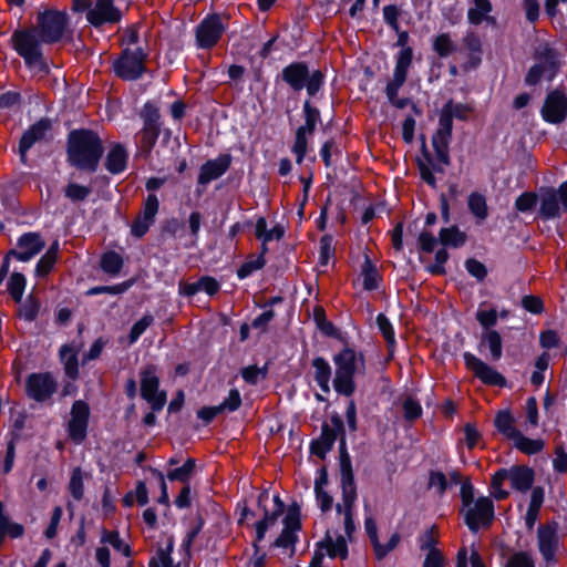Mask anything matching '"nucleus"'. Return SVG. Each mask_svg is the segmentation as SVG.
I'll return each instance as SVG.
<instances>
[{"label": "nucleus", "mask_w": 567, "mask_h": 567, "mask_svg": "<svg viewBox=\"0 0 567 567\" xmlns=\"http://www.w3.org/2000/svg\"><path fill=\"white\" fill-rule=\"evenodd\" d=\"M153 316L145 315L137 322H135L128 334L130 343H134L140 338V336L153 323Z\"/></svg>", "instance_id": "obj_51"}, {"label": "nucleus", "mask_w": 567, "mask_h": 567, "mask_svg": "<svg viewBox=\"0 0 567 567\" xmlns=\"http://www.w3.org/2000/svg\"><path fill=\"white\" fill-rule=\"evenodd\" d=\"M362 276L363 288L365 290L371 291L378 288L380 276L377 267L372 264L368 256H365L364 262L362 265Z\"/></svg>", "instance_id": "obj_38"}, {"label": "nucleus", "mask_w": 567, "mask_h": 567, "mask_svg": "<svg viewBox=\"0 0 567 567\" xmlns=\"http://www.w3.org/2000/svg\"><path fill=\"white\" fill-rule=\"evenodd\" d=\"M25 288V278L20 272H13L8 282V290L14 301L20 302Z\"/></svg>", "instance_id": "obj_43"}, {"label": "nucleus", "mask_w": 567, "mask_h": 567, "mask_svg": "<svg viewBox=\"0 0 567 567\" xmlns=\"http://www.w3.org/2000/svg\"><path fill=\"white\" fill-rule=\"evenodd\" d=\"M68 23L69 18L65 12L50 9L38 13L37 24L33 28L38 29L44 44H52L62 40Z\"/></svg>", "instance_id": "obj_8"}, {"label": "nucleus", "mask_w": 567, "mask_h": 567, "mask_svg": "<svg viewBox=\"0 0 567 567\" xmlns=\"http://www.w3.org/2000/svg\"><path fill=\"white\" fill-rule=\"evenodd\" d=\"M285 527L280 536L274 542L275 547L290 548V556L295 553L297 542V532L301 528L300 507L297 503L290 505L284 519Z\"/></svg>", "instance_id": "obj_13"}, {"label": "nucleus", "mask_w": 567, "mask_h": 567, "mask_svg": "<svg viewBox=\"0 0 567 567\" xmlns=\"http://www.w3.org/2000/svg\"><path fill=\"white\" fill-rule=\"evenodd\" d=\"M476 320L481 323L484 330H492L491 328L497 323L496 309L478 310L476 312Z\"/></svg>", "instance_id": "obj_58"}, {"label": "nucleus", "mask_w": 567, "mask_h": 567, "mask_svg": "<svg viewBox=\"0 0 567 567\" xmlns=\"http://www.w3.org/2000/svg\"><path fill=\"white\" fill-rule=\"evenodd\" d=\"M512 441L517 450L528 455L540 452L545 445L543 440H532L523 435L520 431Z\"/></svg>", "instance_id": "obj_34"}, {"label": "nucleus", "mask_w": 567, "mask_h": 567, "mask_svg": "<svg viewBox=\"0 0 567 567\" xmlns=\"http://www.w3.org/2000/svg\"><path fill=\"white\" fill-rule=\"evenodd\" d=\"M127 163V152L121 144H115L107 153L105 167L112 174L122 173Z\"/></svg>", "instance_id": "obj_29"}, {"label": "nucleus", "mask_w": 567, "mask_h": 567, "mask_svg": "<svg viewBox=\"0 0 567 567\" xmlns=\"http://www.w3.org/2000/svg\"><path fill=\"white\" fill-rule=\"evenodd\" d=\"M69 489L71 495L76 499L80 501L83 497V476L82 471L78 467L73 470L72 476L69 484Z\"/></svg>", "instance_id": "obj_52"}, {"label": "nucleus", "mask_w": 567, "mask_h": 567, "mask_svg": "<svg viewBox=\"0 0 567 567\" xmlns=\"http://www.w3.org/2000/svg\"><path fill=\"white\" fill-rule=\"evenodd\" d=\"M333 362L336 364L333 386L338 393L350 396L355 389L354 374L364 370L363 354L357 353L350 348H344L333 357Z\"/></svg>", "instance_id": "obj_4"}, {"label": "nucleus", "mask_w": 567, "mask_h": 567, "mask_svg": "<svg viewBox=\"0 0 567 567\" xmlns=\"http://www.w3.org/2000/svg\"><path fill=\"white\" fill-rule=\"evenodd\" d=\"M91 188L76 183H70L64 189V195L73 203L83 202L91 195Z\"/></svg>", "instance_id": "obj_44"}, {"label": "nucleus", "mask_w": 567, "mask_h": 567, "mask_svg": "<svg viewBox=\"0 0 567 567\" xmlns=\"http://www.w3.org/2000/svg\"><path fill=\"white\" fill-rule=\"evenodd\" d=\"M268 498V491H264L258 497V505L264 509V517L259 522L265 523L267 527L274 525L278 517L284 513V509L280 508H275L274 511L269 512L264 505V502L267 501Z\"/></svg>", "instance_id": "obj_46"}, {"label": "nucleus", "mask_w": 567, "mask_h": 567, "mask_svg": "<svg viewBox=\"0 0 567 567\" xmlns=\"http://www.w3.org/2000/svg\"><path fill=\"white\" fill-rule=\"evenodd\" d=\"M412 62V50L410 48L400 51L396 60L393 80L388 83L385 94L389 101H395L399 89L406 80L408 69Z\"/></svg>", "instance_id": "obj_19"}, {"label": "nucleus", "mask_w": 567, "mask_h": 567, "mask_svg": "<svg viewBox=\"0 0 567 567\" xmlns=\"http://www.w3.org/2000/svg\"><path fill=\"white\" fill-rule=\"evenodd\" d=\"M377 324H378L382 336L384 337L388 346L393 347L395 343V338H394L393 327H392L391 322L389 321V319L383 313H380L377 317Z\"/></svg>", "instance_id": "obj_53"}, {"label": "nucleus", "mask_w": 567, "mask_h": 567, "mask_svg": "<svg viewBox=\"0 0 567 567\" xmlns=\"http://www.w3.org/2000/svg\"><path fill=\"white\" fill-rule=\"evenodd\" d=\"M505 567H535V565L530 554L518 551L508 557Z\"/></svg>", "instance_id": "obj_54"}, {"label": "nucleus", "mask_w": 567, "mask_h": 567, "mask_svg": "<svg viewBox=\"0 0 567 567\" xmlns=\"http://www.w3.org/2000/svg\"><path fill=\"white\" fill-rule=\"evenodd\" d=\"M68 161L79 169L95 172L104 153L103 142L91 130H74L68 136Z\"/></svg>", "instance_id": "obj_1"}, {"label": "nucleus", "mask_w": 567, "mask_h": 567, "mask_svg": "<svg viewBox=\"0 0 567 567\" xmlns=\"http://www.w3.org/2000/svg\"><path fill=\"white\" fill-rule=\"evenodd\" d=\"M265 266V259L262 256H259L256 259L248 260L240 266L237 270V276L239 278H246L251 275L255 270L261 269Z\"/></svg>", "instance_id": "obj_59"}, {"label": "nucleus", "mask_w": 567, "mask_h": 567, "mask_svg": "<svg viewBox=\"0 0 567 567\" xmlns=\"http://www.w3.org/2000/svg\"><path fill=\"white\" fill-rule=\"evenodd\" d=\"M326 547L327 554L333 557H341L342 559L348 556V546L344 537L339 536L337 539H333L328 533L326 535L324 542L321 544Z\"/></svg>", "instance_id": "obj_36"}, {"label": "nucleus", "mask_w": 567, "mask_h": 567, "mask_svg": "<svg viewBox=\"0 0 567 567\" xmlns=\"http://www.w3.org/2000/svg\"><path fill=\"white\" fill-rule=\"evenodd\" d=\"M303 114L306 123L298 130H303V132L311 135L316 130L318 121L320 120V112L317 107L312 106L310 102L307 100L303 103Z\"/></svg>", "instance_id": "obj_42"}, {"label": "nucleus", "mask_w": 567, "mask_h": 567, "mask_svg": "<svg viewBox=\"0 0 567 567\" xmlns=\"http://www.w3.org/2000/svg\"><path fill=\"white\" fill-rule=\"evenodd\" d=\"M159 380L156 377V368L150 365L141 372V395L146 400L153 411H159L166 403V393L158 391Z\"/></svg>", "instance_id": "obj_9"}, {"label": "nucleus", "mask_w": 567, "mask_h": 567, "mask_svg": "<svg viewBox=\"0 0 567 567\" xmlns=\"http://www.w3.org/2000/svg\"><path fill=\"white\" fill-rule=\"evenodd\" d=\"M27 394L37 402L49 400L58 389V383L49 372L32 373L27 379Z\"/></svg>", "instance_id": "obj_12"}, {"label": "nucleus", "mask_w": 567, "mask_h": 567, "mask_svg": "<svg viewBox=\"0 0 567 567\" xmlns=\"http://www.w3.org/2000/svg\"><path fill=\"white\" fill-rule=\"evenodd\" d=\"M436 544H437L436 527L431 526L420 537V548H421V550H427V553H432V550H439L435 547Z\"/></svg>", "instance_id": "obj_55"}, {"label": "nucleus", "mask_w": 567, "mask_h": 567, "mask_svg": "<svg viewBox=\"0 0 567 567\" xmlns=\"http://www.w3.org/2000/svg\"><path fill=\"white\" fill-rule=\"evenodd\" d=\"M463 358L466 368L483 383L497 386H504L506 384L505 378L480 358L470 352H465Z\"/></svg>", "instance_id": "obj_14"}, {"label": "nucleus", "mask_w": 567, "mask_h": 567, "mask_svg": "<svg viewBox=\"0 0 567 567\" xmlns=\"http://www.w3.org/2000/svg\"><path fill=\"white\" fill-rule=\"evenodd\" d=\"M223 33V25L217 16L206 18L197 28L196 38L202 48H210L217 43Z\"/></svg>", "instance_id": "obj_23"}, {"label": "nucleus", "mask_w": 567, "mask_h": 567, "mask_svg": "<svg viewBox=\"0 0 567 567\" xmlns=\"http://www.w3.org/2000/svg\"><path fill=\"white\" fill-rule=\"evenodd\" d=\"M494 518V505L491 498L480 497L472 505L467 506L465 523L472 532L480 527L488 526Z\"/></svg>", "instance_id": "obj_11"}, {"label": "nucleus", "mask_w": 567, "mask_h": 567, "mask_svg": "<svg viewBox=\"0 0 567 567\" xmlns=\"http://www.w3.org/2000/svg\"><path fill=\"white\" fill-rule=\"evenodd\" d=\"M51 130V121L49 118H41L32 126H30L21 136L19 143V155L23 164L27 163L28 151L37 143L45 138Z\"/></svg>", "instance_id": "obj_17"}, {"label": "nucleus", "mask_w": 567, "mask_h": 567, "mask_svg": "<svg viewBox=\"0 0 567 567\" xmlns=\"http://www.w3.org/2000/svg\"><path fill=\"white\" fill-rule=\"evenodd\" d=\"M90 409L89 405L78 400L71 409V420L69 422V435L75 443H81L86 436Z\"/></svg>", "instance_id": "obj_16"}, {"label": "nucleus", "mask_w": 567, "mask_h": 567, "mask_svg": "<svg viewBox=\"0 0 567 567\" xmlns=\"http://www.w3.org/2000/svg\"><path fill=\"white\" fill-rule=\"evenodd\" d=\"M146 53L142 48L124 49L112 63L113 71L123 81H136L146 72Z\"/></svg>", "instance_id": "obj_7"}, {"label": "nucleus", "mask_w": 567, "mask_h": 567, "mask_svg": "<svg viewBox=\"0 0 567 567\" xmlns=\"http://www.w3.org/2000/svg\"><path fill=\"white\" fill-rule=\"evenodd\" d=\"M433 49L441 58H446L457 49L449 33L439 34L433 41Z\"/></svg>", "instance_id": "obj_41"}, {"label": "nucleus", "mask_w": 567, "mask_h": 567, "mask_svg": "<svg viewBox=\"0 0 567 567\" xmlns=\"http://www.w3.org/2000/svg\"><path fill=\"white\" fill-rule=\"evenodd\" d=\"M218 281L213 277H202L196 282H179V293L187 297L194 296L199 291H205L209 296H214L219 290Z\"/></svg>", "instance_id": "obj_27"}, {"label": "nucleus", "mask_w": 567, "mask_h": 567, "mask_svg": "<svg viewBox=\"0 0 567 567\" xmlns=\"http://www.w3.org/2000/svg\"><path fill=\"white\" fill-rule=\"evenodd\" d=\"M308 133L303 132V130H297L296 132V138L295 144L292 146V152L296 154V161L298 164H301L303 161V157L307 153L308 147V141L307 135Z\"/></svg>", "instance_id": "obj_50"}, {"label": "nucleus", "mask_w": 567, "mask_h": 567, "mask_svg": "<svg viewBox=\"0 0 567 567\" xmlns=\"http://www.w3.org/2000/svg\"><path fill=\"white\" fill-rule=\"evenodd\" d=\"M196 463L194 458H187L183 466L174 468L167 472V478L169 481H178L184 485L188 484L190 477L194 474Z\"/></svg>", "instance_id": "obj_37"}, {"label": "nucleus", "mask_w": 567, "mask_h": 567, "mask_svg": "<svg viewBox=\"0 0 567 567\" xmlns=\"http://www.w3.org/2000/svg\"><path fill=\"white\" fill-rule=\"evenodd\" d=\"M150 567H178L173 564L169 550L159 548L150 560Z\"/></svg>", "instance_id": "obj_60"}, {"label": "nucleus", "mask_w": 567, "mask_h": 567, "mask_svg": "<svg viewBox=\"0 0 567 567\" xmlns=\"http://www.w3.org/2000/svg\"><path fill=\"white\" fill-rule=\"evenodd\" d=\"M537 203V195L535 193H524L515 202V207L519 212L530 210Z\"/></svg>", "instance_id": "obj_61"}, {"label": "nucleus", "mask_w": 567, "mask_h": 567, "mask_svg": "<svg viewBox=\"0 0 567 567\" xmlns=\"http://www.w3.org/2000/svg\"><path fill=\"white\" fill-rule=\"evenodd\" d=\"M102 542L113 546L116 550L121 551L124 556L131 555V548L121 539L117 532H104Z\"/></svg>", "instance_id": "obj_49"}, {"label": "nucleus", "mask_w": 567, "mask_h": 567, "mask_svg": "<svg viewBox=\"0 0 567 567\" xmlns=\"http://www.w3.org/2000/svg\"><path fill=\"white\" fill-rule=\"evenodd\" d=\"M282 80L296 92L307 89L309 96H315L324 82V74L320 70L309 71L303 62H293L281 71Z\"/></svg>", "instance_id": "obj_5"}, {"label": "nucleus", "mask_w": 567, "mask_h": 567, "mask_svg": "<svg viewBox=\"0 0 567 567\" xmlns=\"http://www.w3.org/2000/svg\"><path fill=\"white\" fill-rule=\"evenodd\" d=\"M403 411H404V417L408 421L416 420L422 413L421 405L412 398H408L404 400Z\"/></svg>", "instance_id": "obj_62"}, {"label": "nucleus", "mask_w": 567, "mask_h": 567, "mask_svg": "<svg viewBox=\"0 0 567 567\" xmlns=\"http://www.w3.org/2000/svg\"><path fill=\"white\" fill-rule=\"evenodd\" d=\"M122 19L121 11L114 6L113 0H95L86 12V20L94 27L106 23H117Z\"/></svg>", "instance_id": "obj_15"}, {"label": "nucleus", "mask_w": 567, "mask_h": 567, "mask_svg": "<svg viewBox=\"0 0 567 567\" xmlns=\"http://www.w3.org/2000/svg\"><path fill=\"white\" fill-rule=\"evenodd\" d=\"M55 261H56V258L54 257V250L47 251L41 257V259L39 260V262L37 265V268H35L37 276L42 277V276H45L47 274H49L50 270L53 268Z\"/></svg>", "instance_id": "obj_57"}, {"label": "nucleus", "mask_w": 567, "mask_h": 567, "mask_svg": "<svg viewBox=\"0 0 567 567\" xmlns=\"http://www.w3.org/2000/svg\"><path fill=\"white\" fill-rule=\"evenodd\" d=\"M268 498V491H264L258 497V505L264 509V517L259 522L265 523L267 527L274 525L278 517L284 513V509L280 508H275L274 511L269 512L264 505V502L267 501Z\"/></svg>", "instance_id": "obj_47"}, {"label": "nucleus", "mask_w": 567, "mask_h": 567, "mask_svg": "<svg viewBox=\"0 0 567 567\" xmlns=\"http://www.w3.org/2000/svg\"><path fill=\"white\" fill-rule=\"evenodd\" d=\"M123 267V258L115 251H107L101 258V268L104 272L116 276Z\"/></svg>", "instance_id": "obj_39"}, {"label": "nucleus", "mask_w": 567, "mask_h": 567, "mask_svg": "<svg viewBox=\"0 0 567 567\" xmlns=\"http://www.w3.org/2000/svg\"><path fill=\"white\" fill-rule=\"evenodd\" d=\"M540 114L548 123H563L567 117V92L563 89H555L548 92Z\"/></svg>", "instance_id": "obj_10"}, {"label": "nucleus", "mask_w": 567, "mask_h": 567, "mask_svg": "<svg viewBox=\"0 0 567 567\" xmlns=\"http://www.w3.org/2000/svg\"><path fill=\"white\" fill-rule=\"evenodd\" d=\"M11 43L16 52L24 60L27 66L38 72L49 73V64L42 53L43 43L33 27L18 29L11 35Z\"/></svg>", "instance_id": "obj_3"}, {"label": "nucleus", "mask_w": 567, "mask_h": 567, "mask_svg": "<svg viewBox=\"0 0 567 567\" xmlns=\"http://www.w3.org/2000/svg\"><path fill=\"white\" fill-rule=\"evenodd\" d=\"M230 162L231 158L229 155H221L215 159L207 161L200 167L198 184L206 185L219 178L228 171Z\"/></svg>", "instance_id": "obj_24"}, {"label": "nucleus", "mask_w": 567, "mask_h": 567, "mask_svg": "<svg viewBox=\"0 0 567 567\" xmlns=\"http://www.w3.org/2000/svg\"><path fill=\"white\" fill-rule=\"evenodd\" d=\"M468 112L470 109L466 105L449 101L443 106L439 121L445 120L450 124V128L453 130V117L465 121Z\"/></svg>", "instance_id": "obj_32"}, {"label": "nucleus", "mask_w": 567, "mask_h": 567, "mask_svg": "<svg viewBox=\"0 0 567 567\" xmlns=\"http://www.w3.org/2000/svg\"><path fill=\"white\" fill-rule=\"evenodd\" d=\"M465 267L470 275L475 277L477 280H483L487 275L485 265L474 258L467 259Z\"/></svg>", "instance_id": "obj_63"}, {"label": "nucleus", "mask_w": 567, "mask_h": 567, "mask_svg": "<svg viewBox=\"0 0 567 567\" xmlns=\"http://www.w3.org/2000/svg\"><path fill=\"white\" fill-rule=\"evenodd\" d=\"M315 368V380L320 389L328 393L330 391L329 381L331 378V368L329 363L321 357L316 358L312 361Z\"/></svg>", "instance_id": "obj_31"}, {"label": "nucleus", "mask_w": 567, "mask_h": 567, "mask_svg": "<svg viewBox=\"0 0 567 567\" xmlns=\"http://www.w3.org/2000/svg\"><path fill=\"white\" fill-rule=\"evenodd\" d=\"M514 423L515 420L508 411H499L494 420L495 427L509 440H513L519 432Z\"/></svg>", "instance_id": "obj_33"}, {"label": "nucleus", "mask_w": 567, "mask_h": 567, "mask_svg": "<svg viewBox=\"0 0 567 567\" xmlns=\"http://www.w3.org/2000/svg\"><path fill=\"white\" fill-rule=\"evenodd\" d=\"M451 138L452 128H450V124L445 120L439 121V127L432 136V146L434 148L436 159L445 166L451 164L449 153Z\"/></svg>", "instance_id": "obj_22"}, {"label": "nucleus", "mask_w": 567, "mask_h": 567, "mask_svg": "<svg viewBox=\"0 0 567 567\" xmlns=\"http://www.w3.org/2000/svg\"><path fill=\"white\" fill-rule=\"evenodd\" d=\"M133 285L132 280H127L114 286H97L87 290V296H95L100 293L121 295L127 291Z\"/></svg>", "instance_id": "obj_45"}, {"label": "nucleus", "mask_w": 567, "mask_h": 567, "mask_svg": "<svg viewBox=\"0 0 567 567\" xmlns=\"http://www.w3.org/2000/svg\"><path fill=\"white\" fill-rule=\"evenodd\" d=\"M429 488H436L439 495H443L447 488V480L444 473L440 471L430 472Z\"/></svg>", "instance_id": "obj_56"}, {"label": "nucleus", "mask_w": 567, "mask_h": 567, "mask_svg": "<svg viewBox=\"0 0 567 567\" xmlns=\"http://www.w3.org/2000/svg\"><path fill=\"white\" fill-rule=\"evenodd\" d=\"M440 241L444 246L461 247L466 241V235L458 227L451 226L440 230Z\"/></svg>", "instance_id": "obj_35"}, {"label": "nucleus", "mask_w": 567, "mask_h": 567, "mask_svg": "<svg viewBox=\"0 0 567 567\" xmlns=\"http://www.w3.org/2000/svg\"><path fill=\"white\" fill-rule=\"evenodd\" d=\"M60 358L64 365L65 374L74 380L79 375V367H78V351L69 344H64L60 349Z\"/></svg>", "instance_id": "obj_30"}, {"label": "nucleus", "mask_w": 567, "mask_h": 567, "mask_svg": "<svg viewBox=\"0 0 567 567\" xmlns=\"http://www.w3.org/2000/svg\"><path fill=\"white\" fill-rule=\"evenodd\" d=\"M555 458L553 461L554 468L564 473L567 471V452H565L563 445L558 444L555 449Z\"/></svg>", "instance_id": "obj_64"}, {"label": "nucleus", "mask_w": 567, "mask_h": 567, "mask_svg": "<svg viewBox=\"0 0 567 567\" xmlns=\"http://www.w3.org/2000/svg\"><path fill=\"white\" fill-rule=\"evenodd\" d=\"M534 471L525 465H516L511 468H501L492 477L491 486L493 495L496 499H505L508 497V492L502 488L505 480L511 481L514 489L519 492H527L534 483Z\"/></svg>", "instance_id": "obj_6"}, {"label": "nucleus", "mask_w": 567, "mask_h": 567, "mask_svg": "<svg viewBox=\"0 0 567 567\" xmlns=\"http://www.w3.org/2000/svg\"><path fill=\"white\" fill-rule=\"evenodd\" d=\"M340 474H341V489H342V504L338 503L336 511L338 514L344 515V532L351 540L355 532L353 520V508L357 499V486L354 483L353 470L350 456L344 449V439H341L340 446Z\"/></svg>", "instance_id": "obj_2"}, {"label": "nucleus", "mask_w": 567, "mask_h": 567, "mask_svg": "<svg viewBox=\"0 0 567 567\" xmlns=\"http://www.w3.org/2000/svg\"><path fill=\"white\" fill-rule=\"evenodd\" d=\"M17 246L19 250H10L9 256L20 261H29L44 248L45 244L38 233H28L18 239Z\"/></svg>", "instance_id": "obj_21"}, {"label": "nucleus", "mask_w": 567, "mask_h": 567, "mask_svg": "<svg viewBox=\"0 0 567 567\" xmlns=\"http://www.w3.org/2000/svg\"><path fill=\"white\" fill-rule=\"evenodd\" d=\"M538 549L546 561L555 560L559 545L556 524L540 525L537 529Z\"/></svg>", "instance_id": "obj_20"}, {"label": "nucleus", "mask_w": 567, "mask_h": 567, "mask_svg": "<svg viewBox=\"0 0 567 567\" xmlns=\"http://www.w3.org/2000/svg\"><path fill=\"white\" fill-rule=\"evenodd\" d=\"M540 207L539 214L545 219H554L560 216L563 208L560 207V200L558 193L555 188H545L540 190Z\"/></svg>", "instance_id": "obj_25"}, {"label": "nucleus", "mask_w": 567, "mask_h": 567, "mask_svg": "<svg viewBox=\"0 0 567 567\" xmlns=\"http://www.w3.org/2000/svg\"><path fill=\"white\" fill-rule=\"evenodd\" d=\"M536 59L538 60V65L544 74V79L547 81H551L559 69V62L557 60V53L549 48H545L542 52L537 51Z\"/></svg>", "instance_id": "obj_28"}, {"label": "nucleus", "mask_w": 567, "mask_h": 567, "mask_svg": "<svg viewBox=\"0 0 567 567\" xmlns=\"http://www.w3.org/2000/svg\"><path fill=\"white\" fill-rule=\"evenodd\" d=\"M489 351V360L498 361L503 355V340L496 330H484L480 336L478 351Z\"/></svg>", "instance_id": "obj_26"}, {"label": "nucleus", "mask_w": 567, "mask_h": 567, "mask_svg": "<svg viewBox=\"0 0 567 567\" xmlns=\"http://www.w3.org/2000/svg\"><path fill=\"white\" fill-rule=\"evenodd\" d=\"M158 206L159 204L156 195L150 194L144 203L142 213L137 217H142L147 223L153 224L158 212Z\"/></svg>", "instance_id": "obj_48"}, {"label": "nucleus", "mask_w": 567, "mask_h": 567, "mask_svg": "<svg viewBox=\"0 0 567 567\" xmlns=\"http://www.w3.org/2000/svg\"><path fill=\"white\" fill-rule=\"evenodd\" d=\"M331 422L333 427L323 424L320 437L315 440L310 446L311 453L320 458H324L327 452L332 449L337 439V432H343V422L338 415L332 416Z\"/></svg>", "instance_id": "obj_18"}, {"label": "nucleus", "mask_w": 567, "mask_h": 567, "mask_svg": "<svg viewBox=\"0 0 567 567\" xmlns=\"http://www.w3.org/2000/svg\"><path fill=\"white\" fill-rule=\"evenodd\" d=\"M467 206L470 212L481 220H484L488 215L486 199L482 194L472 193L468 196Z\"/></svg>", "instance_id": "obj_40"}]
</instances>
